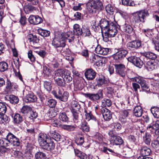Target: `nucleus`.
<instances>
[{"label": "nucleus", "instance_id": "e433bc0d", "mask_svg": "<svg viewBox=\"0 0 159 159\" xmlns=\"http://www.w3.org/2000/svg\"><path fill=\"white\" fill-rule=\"evenodd\" d=\"M46 104L51 108L55 107L57 104V102L54 99H48L46 102Z\"/></svg>", "mask_w": 159, "mask_h": 159}, {"label": "nucleus", "instance_id": "5fc2aeb1", "mask_svg": "<svg viewBox=\"0 0 159 159\" xmlns=\"http://www.w3.org/2000/svg\"><path fill=\"white\" fill-rule=\"evenodd\" d=\"M121 3L122 4L126 6H134L135 5L133 1L129 0H122Z\"/></svg>", "mask_w": 159, "mask_h": 159}, {"label": "nucleus", "instance_id": "680f3d73", "mask_svg": "<svg viewBox=\"0 0 159 159\" xmlns=\"http://www.w3.org/2000/svg\"><path fill=\"white\" fill-rule=\"evenodd\" d=\"M30 115L29 116L30 120H34L38 116L37 113L36 111H31L30 112Z\"/></svg>", "mask_w": 159, "mask_h": 159}, {"label": "nucleus", "instance_id": "4be33fe9", "mask_svg": "<svg viewBox=\"0 0 159 159\" xmlns=\"http://www.w3.org/2000/svg\"><path fill=\"white\" fill-rule=\"evenodd\" d=\"M95 51L97 54L106 55L108 52L109 49L102 48L100 45H98L95 48Z\"/></svg>", "mask_w": 159, "mask_h": 159}, {"label": "nucleus", "instance_id": "052dcab7", "mask_svg": "<svg viewBox=\"0 0 159 159\" xmlns=\"http://www.w3.org/2000/svg\"><path fill=\"white\" fill-rule=\"evenodd\" d=\"M78 111H74V110H71V111L73 116L74 121L75 122H77L78 120L79 115L78 112Z\"/></svg>", "mask_w": 159, "mask_h": 159}, {"label": "nucleus", "instance_id": "bf43d9fd", "mask_svg": "<svg viewBox=\"0 0 159 159\" xmlns=\"http://www.w3.org/2000/svg\"><path fill=\"white\" fill-rule=\"evenodd\" d=\"M76 143L80 145H81L83 144L84 142V138L83 135H81L75 141Z\"/></svg>", "mask_w": 159, "mask_h": 159}, {"label": "nucleus", "instance_id": "2eb2a0df", "mask_svg": "<svg viewBox=\"0 0 159 159\" xmlns=\"http://www.w3.org/2000/svg\"><path fill=\"white\" fill-rule=\"evenodd\" d=\"M87 10L89 13H91L96 12L97 6L96 2L93 0H89L86 4Z\"/></svg>", "mask_w": 159, "mask_h": 159}, {"label": "nucleus", "instance_id": "1a4fd4ad", "mask_svg": "<svg viewBox=\"0 0 159 159\" xmlns=\"http://www.w3.org/2000/svg\"><path fill=\"white\" fill-rule=\"evenodd\" d=\"M103 90H99L96 93H87L84 94L85 97L88 98L91 101L98 100L103 98Z\"/></svg>", "mask_w": 159, "mask_h": 159}, {"label": "nucleus", "instance_id": "c9c22d12", "mask_svg": "<svg viewBox=\"0 0 159 159\" xmlns=\"http://www.w3.org/2000/svg\"><path fill=\"white\" fill-rule=\"evenodd\" d=\"M123 30L126 33L130 34L133 32V29L130 25L125 24L123 26Z\"/></svg>", "mask_w": 159, "mask_h": 159}, {"label": "nucleus", "instance_id": "ea45409f", "mask_svg": "<svg viewBox=\"0 0 159 159\" xmlns=\"http://www.w3.org/2000/svg\"><path fill=\"white\" fill-rule=\"evenodd\" d=\"M113 143L116 145L122 144L123 143L122 139L119 136H116L112 139Z\"/></svg>", "mask_w": 159, "mask_h": 159}, {"label": "nucleus", "instance_id": "72a5a7b5", "mask_svg": "<svg viewBox=\"0 0 159 159\" xmlns=\"http://www.w3.org/2000/svg\"><path fill=\"white\" fill-rule=\"evenodd\" d=\"M72 110L74 111H79L81 108L80 105L78 102L75 100H73L71 102Z\"/></svg>", "mask_w": 159, "mask_h": 159}, {"label": "nucleus", "instance_id": "39448f33", "mask_svg": "<svg viewBox=\"0 0 159 159\" xmlns=\"http://www.w3.org/2000/svg\"><path fill=\"white\" fill-rule=\"evenodd\" d=\"M52 45L58 52H62V49L65 47L66 43L63 38L59 39L55 38L52 42Z\"/></svg>", "mask_w": 159, "mask_h": 159}, {"label": "nucleus", "instance_id": "423d86ee", "mask_svg": "<svg viewBox=\"0 0 159 159\" xmlns=\"http://www.w3.org/2000/svg\"><path fill=\"white\" fill-rule=\"evenodd\" d=\"M52 93L56 98L62 102L67 101L69 96V93L68 92L66 91L63 92L59 89L57 92L53 91Z\"/></svg>", "mask_w": 159, "mask_h": 159}, {"label": "nucleus", "instance_id": "ddd939ff", "mask_svg": "<svg viewBox=\"0 0 159 159\" xmlns=\"http://www.w3.org/2000/svg\"><path fill=\"white\" fill-rule=\"evenodd\" d=\"M152 151L151 149L146 146H142L140 149V155L139 157H143V159H146L148 158V159H153L150 157H146V156H149L151 153Z\"/></svg>", "mask_w": 159, "mask_h": 159}, {"label": "nucleus", "instance_id": "a878e982", "mask_svg": "<svg viewBox=\"0 0 159 159\" xmlns=\"http://www.w3.org/2000/svg\"><path fill=\"white\" fill-rule=\"evenodd\" d=\"M142 55L147 59H150V60H155L157 58V56L156 54L150 52H143L142 53Z\"/></svg>", "mask_w": 159, "mask_h": 159}, {"label": "nucleus", "instance_id": "e2e57ef3", "mask_svg": "<svg viewBox=\"0 0 159 159\" xmlns=\"http://www.w3.org/2000/svg\"><path fill=\"white\" fill-rule=\"evenodd\" d=\"M102 151L104 153L108 154H112V153H115L113 150L105 147H103Z\"/></svg>", "mask_w": 159, "mask_h": 159}, {"label": "nucleus", "instance_id": "dca6fc26", "mask_svg": "<svg viewBox=\"0 0 159 159\" xmlns=\"http://www.w3.org/2000/svg\"><path fill=\"white\" fill-rule=\"evenodd\" d=\"M127 53L128 51L127 50H121L113 55L114 59L116 60H121L126 56Z\"/></svg>", "mask_w": 159, "mask_h": 159}, {"label": "nucleus", "instance_id": "37998d69", "mask_svg": "<svg viewBox=\"0 0 159 159\" xmlns=\"http://www.w3.org/2000/svg\"><path fill=\"white\" fill-rule=\"evenodd\" d=\"M151 135L149 133H146L145 135L143 137V141L147 145H149L151 142Z\"/></svg>", "mask_w": 159, "mask_h": 159}, {"label": "nucleus", "instance_id": "412c9836", "mask_svg": "<svg viewBox=\"0 0 159 159\" xmlns=\"http://www.w3.org/2000/svg\"><path fill=\"white\" fill-rule=\"evenodd\" d=\"M145 66L148 70L151 71L156 69L158 64L155 60H150L147 62Z\"/></svg>", "mask_w": 159, "mask_h": 159}, {"label": "nucleus", "instance_id": "20e7f679", "mask_svg": "<svg viewBox=\"0 0 159 159\" xmlns=\"http://www.w3.org/2000/svg\"><path fill=\"white\" fill-rule=\"evenodd\" d=\"M148 11L146 9L140 10L133 14L132 22L134 24H138L140 22L144 23L146 17L149 16Z\"/></svg>", "mask_w": 159, "mask_h": 159}, {"label": "nucleus", "instance_id": "f3484780", "mask_svg": "<svg viewBox=\"0 0 159 159\" xmlns=\"http://www.w3.org/2000/svg\"><path fill=\"white\" fill-rule=\"evenodd\" d=\"M101 111L105 120L109 121L111 119L112 114L109 110L105 107H102Z\"/></svg>", "mask_w": 159, "mask_h": 159}, {"label": "nucleus", "instance_id": "a19ab883", "mask_svg": "<svg viewBox=\"0 0 159 159\" xmlns=\"http://www.w3.org/2000/svg\"><path fill=\"white\" fill-rule=\"evenodd\" d=\"M83 34L85 37L90 36L91 34L89 28L87 26L84 25L82 26Z\"/></svg>", "mask_w": 159, "mask_h": 159}, {"label": "nucleus", "instance_id": "f8f14e48", "mask_svg": "<svg viewBox=\"0 0 159 159\" xmlns=\"http://www.w3.org/2000/svg\"><path fill=\"white\" fill-rule=\"evenodd\" d=\"M129 61L132 63L136 66L141 68L143 65V62L139 58L135 56H131L127 58Z\"/></svg>", "mask_w": 159, "mask_h": 159}, {"label": "nucleus", "instance_id": "9b49d317", "mask_svg": "<svg viewBox=\"0 0 159 159\" xmlns=\"http://www.w3.org/2000/svg\"><path fill=\"white\" fill-rule=\"evenodd\" d=\"M24 93H25L26 96L24 101L26 102H33L37 100V97L34 95L31 91H28L27 90H24Z\"/></svg>", "mask_w": 159, "mask_h": 159}, {"label": "nucleus", "instance_id": "a211bd4d", "mask_svg": "<svg viewBox=\"0 0 159 159\" xmlns=\"http://www.w3.org/2000/svg\"><path fill=\"white\" fill-rule=\"evenodd\" d=\"M114 66L116 70V73L121 77H124L125 75V66L122 64H116L114 65Z\"/></svg>", "mask_w": 159, "mask_h": 159}, {"label": "nucleus", "instance_id": "4d7b16f0", "mask_svg": "<svg viewBox=\"0 0 159 159\" xmlns=\"http://www.w3.org/2000/svg\"><path fill=\"white\" fill-rule=\"evenodd\" d=\"M9 118L6 115L0 112V124H2L8 120Z\"/></svg>", "mask_w": 159, "mask_h": 159}, {"label": "nucleus", "instance_id": "aec40b11", "mask_svg": "<svg viewBox=\"0 0 159 159\" xmlns=\"http://www.w3.org/2000/svg\"><path fill=\"white\" fill-rule=\"evenodd\" d=\"M30 23L34 25H37L43 22L42 19L38 16H30L28 19Z\"/></svg>", "mask_w": 159, "mask_h": 159}, {"label": "nucleus", "instance_id": "6e6552de", "mask_svg": "<svg viewBox=\"0 0 159 159\" xmlns=\"http://www.w3.org/2000/svg\"><path fill=\"white\" fill-rule=\"evenodd\" d=\"M131 80L140 84L143 90L146 91L149 90L148 83L142 77L140 76L136 77L131 78Z\"/></svg>", "mask_w": 159, "mask_h": 159}, {"label": "nucleus", "instance_id": "6ab92c4d", "mask_svg": "<svg viewBox=\"0 0 159 159\" xmlns=\"http://www.w3.org/2000/svg\"><path fill=\"white\" fill-rule=\"evenodd\" d=\"M85 76L88 80H92L95 77L96 73L91 68L86 69L85 72Z\"/></svg>", "mask_w": 159, "mask_h": 159}, {"label": "nucleus", "instance_id": "bb28decb", "mask_svg": "<svg viewBox=\"0 0 159 159\" xmlns=\"http://www.w3.org/2000/svg\"><path fill=\"white\" fill-rule=\"evenodd\" d=\"M106 38H112L114 37L116 35L117 33V30H106L104 32Z\"/></svg>", "mask_w": 159, "mask_h": 159}, {"label": "nucleus", "instance_id": "79ce46f5", "mask_svg": "<svg viewBox=\"0 0 159 159\" xmlns=\"http://www.w3.org/2000/svg\"><path fill=\"white\" fill-rule=\"evenodd\" d=\"M96 80L97 83L95 86H94L93 89H94L97 88V86L98 87H101L104 84L105 82V79L104 77H103L102 78H97Z\"/></svg>", "mask_w": 159, "mask_h": 159}, {"label": "nucleus", "instance_id": "603ef678", "mask_svg": "<svg viewBox=\"0 0 159 159\" xmlns=\"http://www.w3.org/2000/svg\"><path fill=\"white\" fill-rule=\"evenodd\" d=\"M51 125L53 126L56 127L58 128H61V125L59 120H55L54 118L52 119L51 120Z\"/></svg>", "mask_w": 159, "mask_h": 159}, {"label": "nucleus", "instance_id": "5701e85b", "mask_svg": "<svg viewBox=\"0 0 159 159\" xmlns=\"http://www.w3.org/2000/svg\"><path fill=\"white\" fill-rule=\"evenodd\" d=\"M48 135L57 141H59L61 138V135L55 131L50 130L48 133Z\"/></svg>", "mask_w": 159, "mask_h": 159}, {"label": "nucleus", "instance_id": "c85d7f7f", "mask_svg": "<svg viewBox=\"0 0 159 159\" xmlns=\"http://www.w3.org/2000/svg\"><path fill=\"white\" fill-rule=\"evenodd\" d=\"M74 34L78 36L82 35L83 34V29L81 28L80 25L78 24H75L74 25Z\"/></svg>", "mask_w": 159, "mask_h": 159}, {"label": "nucleus", "instance_id": "338daca9", "mask_svg": "<svg viewBox=\"0 0 159 159\" xmlns=\"http://www.w3.org/2000/svg\"><path fill=\"white\" fill-rule=\"evenodd\" d=\"M6 90L7 91H9L11 89H12V83L8 80H7L6 82Z\"/></svg>", "mask_w": 159, "mask_h": 159}, {"label": "nucleus", "instance_id": "a18cd8bd", "mask_svg": "<svg viewBox=\"0 0 159 159\" xmlns=\"http://www.w3.org/2000/svg\"><path fill=\"white\" fill-rule=\"evenodd\" d=\"M8 65L7 63L4 61L0 62V71L4 72L8 69Z\"/></svg>", "mask_w": 159, "mask_h": 159}, {"label": "nucleus", "instance_id": "864d4df0", "mask_svg": "<svg viewBox=\"0 0 159 159\" xmlns=\"http://www.w3.org/2000/svg\"><path fill=\"white\" fill-rule=\"evenodd\" d=\"M32 110L31 108L28 106H24L21 109V112L23 114L30 113Z\"/></svg>", "mask_w": 159, "mask_h": 159}, {"label": "nucleus", "instance_id": "7c9ffc66", "mask_svg": "<svg viewBox=\"0 0 159 159\" xmlns=\"http://www.w3.org/2000/svg\"><path fill=\"white\" fill-rule=\"evenodd\" d=\"M63 39V40H68L69 43H70L73 41L74 39V34L72 32H68L64 34V39Z\"/></svg>", "mask_w": 159, "mask_h": 159}, {"label": "nucleus", "instance_id": "473e14b6", "mask_svg": "<svg viewBox=\"0 0 159 159\" xmlns=\"http://www.w3.org/2000/svg\"><path fill=\"white\" fill-rule=\"evenodd\" d=\"M84 112L85 113V119L88 121H89L91 120L96 121V118L92 114L90 111L89 110H87L85 109Z\"/></svg>", "mask_w": 159, "mask_h": 159}, {"label": "nucleus", "instance_id": "cd10ccee", "mask_svg": "<svg viewBox=\"0 0 159 159\" xmlns=\"http://www.w3.org/2000/svg\"><path fill=\"white\" fill-rule=\"evenodd\" d=\"M143 110L140 106H138L135 107L133 110V114L137 117H140L142 115Z\"/></svg>", "mask_w": 159, "mask_h": 159}, {"label": "nucleus", "instance_id": "0e129e2a", "mask_svg": "<svg viewBox=\"0 0 159 159\" xmlns=\"http://www.w3.org/2000/svg\"><path fill=\"white\" fill-rule=\"evenodd\" d=\"M44 86L48 91H50L51 89L52 86L50 82L45 81L44 83Z\"/></svg>", "mask_w": 159, "mask_h": 159}, {"label": "nucleus", "instance_id": "69168bd1", "mask_svg": "<svg viewBox=\"0 0 159 159\" xmlns=\"http://www.w3.org/2000/svg\"><path fill=\"white\" fill-rule=\"evenodd\" d=\"M117 30L116 24L111 21H110L108 27L106 29V30Z\"/></svg>", "mask_w": 159, "mask_h": 159}, {"label": "nucleus", "instance_id": "49530a36", "mask_svg": "<svg viewBox=\"0 0 159 159\" xmlns=\"http://www.w3.org/2000/svg\"><path fill=\"white\" fill-rule=\"evenodd\" d=\"M59 119L61 120L66 122L68 121V118L65 112L60 113L59 116Z\"/></svg>", "mask_w": 159, "mask_h": 159}, {"label": "nucleus", "instance_id": "f03ea898", "mask_svg": "<svg viewBox=\"0 0 159 159\" xmlns=\"http://www.w3.org/2000/svg\"><path fill=\"white\" fill-rule=\"evenodd\" d=\"M20 142L18 138L12 133L10 132L7 135L6 138H0V151L3 154L7 152H10L11 149L6 148L11 145L14 146H19Z\"/></svg>", "mask_w": 159, "mask_h": 159}, {"label": "nucleus", "instance_id": "13d9d810", "mask_svg": "<svg viewBox=\"0 0 159 159\" xmlns=\"http://www.w3.org/2000/svg\"><path fill=\"white\" fill-rule=\"evenodd\" d=\"M7 110V108L6 104L3 102H0V112L5 114Z\"/></svg>", "mask_w": 159, "mask_h": 159}, {"label": "nucleus", "instance_id": "4468645a", "mask_svg": "<svg viewBox=\"0 0 159 159\" xmlns=\"http://www.w3.org/2000/svg\"><path fill=\"white\" fill-rule=\"evenodd\" d=\"M58 71V69L55 71L53 76V79L55 81V83L58 86L61 87H64L66 86V83L64 79L58 77L61 75H56Z\"/></svg>", "mask_w": 159, "mask_h": 159}, {"label": "nucleus", "instance_id": "2f4dec72", "mask_svg": "<svg viewBox=\"0 0 159 159\" xmlns=\"http://www.w3.org/2000/svg\"><path fill=\"white\" fill-rule=\"evenodd\" d=\"M89 125L86 121L83 120L82 122L80 129L82 131L84 132H88L89 130Z\"/></svg>", "mask_w": 159, "mask_h": 159}, {"label": "nucleus", "instance_id": "8fccbe9b", "mask_svg": "<svg viewBox=\"0 0 159 159\" xmlns=\"http://www.w3.org/2000/svg\"><path fill=\"white\" fill-rule=\"evenodd\" d=\"M111 104V101L110 99L104 98L102 100V105L105 107H109Z\"/></svg>", "mask_w": 159, "mask_h": 159}, {"label": "nucleus", "instance_id": "f704fd0d", "mask_svg": "<svg viewBox=\"0 0 159 159\" xmlns=\"http://www.w3.org/2000/svg\"><path fill=\"white\" fill-rule=\"evenodd\" d=\"M28 39L30 43H37L39 40L36 35H34L32 34H29L28 36Z\"/></svg>", "mask_w": 159, "mask_h": 159}, {"label": "nucleus", "instance_id": "6e6d98bb", "mask_svg": "<svg viewBox=\"0 0 159 159\" xmlns=\"http://www.w3.org/2000/svg\"><path fill=\"white\" fill-rule=\"evenodd\" d=\"M105 9L107 12L110 15H112L113 14L114 9L110 4H108L106 6Z\"/></svg>", "mask_w": 159, "mask_h": 159}, {"label": "nucleus", "instance_id": "9d476101", "mask_svg": "<svg viewBox=\"0 0 159 159\" xmlns=\"http://www.w3.org/2000/svg\"><path fill=\"white\" fill-rule=\"evenodd\" d=\"M141 42L139 40H136L128 42L127 47L130 50L137 49L141 47Z\"/></svg>", "mask_w": 159, "mask_h": 159}, {"label": "nucleus", "instance_id": "09e8293b", "mask_svg": "<svg viewBox=\"0 0 159 159\" xmlns=\"http://www.w3.org/2000/svg\"><path fill=\"white\" fill-rule=\"evenodd\" d=\"M147 129H151L154 130L159 129V120H157L154 122L152 125H149L147 127Z\"/></svg>", "mask_w": 159, "mask_h": 159}, {"label": "nucleus", "instance_id": "58836bf2", "mask_svg": "<svg viewBox=\"0 0 159 159\" xmlns=\"http://www.w3.org/2000/svg\"><path fill=\"white\" fill-rule=\"evenodd\" d=\"M151 112L154 116L157 118H159V108L153 107L151 108Z\"/></svg>", "mask_w": 159, "mask_h": 159}, {"label": "nucleus", "instance_id": "4c0bfd02", "mask_svg": "<svg viewBox=\"0 0 159 159\" xmlns=\"http://www.w3.org/2000/svg\"><path fill=\"white\" fill-rule=\"evenodd\" d=\"M152 43L154 46L155 50L159 52V38L158 37L153 38Z\"/></svg>", "mask_w": 159, "mask_h": 159}, {"label": "nucleus", "instance_id": "393cba45", "mask_svg": "<svg viewBox=\"0 0 159 159\" xmlns=\"http://www.w3.org/2000/svg\"><path fill=\"white\" fill-rule=\"evenodd\" d=\"M12 117L13 122L15 124H19L23 121V117L19 113H16Z\"/></svg>", "mask_w": 159, "mask_h": 159}, {"label": "nucleus", "instance_id": "b1692460", "mask_svg": "<svg viewBox=\"0 0 159 159\" xmlns=\"http://www.w3.org/2000/svg\"><path fill=\"white\" fill-rule=\"evenodd\" d=\"M110 22V21H109L105 19H102L100 20L99 24L102 31L104 32L106 30Z\"/></svg>", "mask_w": 159, "mask_h": 159}, {"label": "nucleus", "instance_id": "7ed1b4c3", "mask_svg": "<svg viewBox=\"0 0 159 159\" xmlns=\"http://www.w3.org/2000/svg\"><path fill=\"white\" fill-rule=\"evenodd\" d=\"M38 140L40 146L43 149L51 152L54 149L55 144L54 141L46 134L43 133L39 134Z\"/></svg>", "mask_w": 159, "mask_h": 159}, {"label": "nucleus", "instance_id": "f257e3e1", "mask_svg": "<svg viewBox=\"0 0 159 159\" xmlns=\"http://www.w3.org/2000/svg\"><path fill=\"white\" fill-rule=\"evenodd\" d=\"M20 142L18 138L12 133L10 132L7 135L6 138H0V151L3 154L7 152H10L11 149L6 148L11 145L14 146H19Z\"/></svg>", "mask_w": 159, "mask_h": 159}, {"label": "nucleus", "instance_id": "774afa93", "mask_svg": "<svg viewBox=\"0 0 159 159\" xmlns=\"http://www.w3.org/2000/svg\"><path fill=\"white\" fill-rule=\"evenodd\" d=\"M112 125L114 129L117 131H119L122 128V126L121 124L118 122L112 124Z\"/></svg>", "mask_w": 159, "mask_h": 159}, {"label": "nucleus", "instance_id": "c03bdc74", "mask_svg": "<svg viewBox=\"0 0 159 159\" xmlns=\"http://www.w3.org/2000/svg\"><path fill=\"white\" fill-rule=\"evenodd\" d=\"M61 128L69 131H71L75 130L76 126L75 125H62Z\"/></svg>", "mask_w": 159, "mask_h": 159}, {"label": "nucleus", "instance_id": "de8ad7c7", "mask_svg": "<svg viewBox=\"0 0 159 159\" xmlns=\"http://www.w3.org/2000/svg\"><path fill=\"white\" fill-rule=\"evenodd\" d=\"M35 157L36 159H45L46 156L44 153L39 152L35 153Z\"/></svg>", "mask_w": 159, "mask_h": 159}, {"label": "nucleus", "instance_id": "3c124183", "mask_svg": "<svg viewBox=\"0 0 159 159\" xmlns=\"http://www.w3.org/2000/svg\"><path fill=\"white\" fill-rule=\"evenodd\" d=\"M39 34L43 37H47L49 36L50 34L49 31L40 29L38 31Z\"/></svg>", "mask_w": 159, "mask_h": 159}, {"label": "nucleus", "instance_id": "c756f323", "mask_svg": "<svg viewBox=\"0 0 159 159\" xmlns=\"http://www.w3.org/2000/svg\"><path fill=\"white\" fill-rule=\"evenodd\" d=\"M5 98L12 104H17L19 102V100L18 98L14 95H11L7 96Z\"/></svg>", "mask_w": 159, "mask_h": 159}, {"label": "nucleus", "instance_id": "0eeeda50", "mask_svg": "<svg viewBox=\"0 0 159 159\" xmlns=\"http://www.w3.org/2000/svg\"><path fill=\"white\" fill-rule=\"evenodd\" d=\"M57 75H61L64 81L66 82L69 83L71 82L72 79L70 75V73L68 70L63 69H58Z\"/></svg>", "mask_w": 159, "mask_h": 159}]
</instances>
